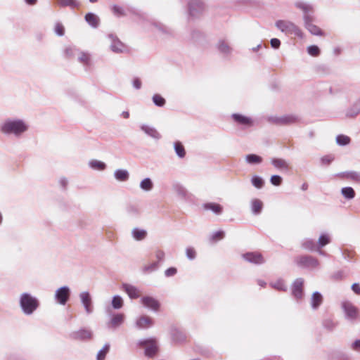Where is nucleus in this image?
Returning a JSON list of instances; mask_svg holds the SVG:
<instances>
[{
  "label": "nucleus",
  "instance_id": "1",
  "mask_svg": "<svg viewBox=\"0 0 360 360\" xmlns=\"http://www.w3.org/2000/svg\"><path fill=\"white\" fill-rule=\"evenodd\" d=\"M27 124L22 120H6L1 126V131L5 134H13L20 136L27 130Z\"/></svg>",
  "mask_w": 360,
  "mask_h": 360
},
{
  "label": "nucleus",
  "instance_id": "2",
  "mask_svg": "<svg viewBox=\"0 0 360 360\" xmlns=\"http://www.w3.org/2000/svg\"><path fill=\"white\" fill-rule=\"evenodd\" d=\"M296 6L304 11V25L305 27L309 30V32L314 35H321V29L312 23L313 18L310 15V13L313 11L311 6L306 3L300 2L296 4Z\"/></svg>",
  "mask_w": 360,
  "mask_h": 360
},
{
  "label": "nucleus",
  "instance_id": "3",
  "mask_svg": "<svg viewBox=\"0 0 360 360\" xmlns=\"http://www.w3.org/2000/svg\"><path fill=\"white\" fill-rule=\"evenodd\" d=\"M19 304L22 312L25 315L32 314L39 306L38 299L27 292L21 294Z\"/></svg>",
  "mask_w": 360,
  "mask_h": 360
},
{
  "label": "nucleus",
  "instance_id": "4",
  "mask_svg": "<svg viewBox=\"0 0 360 360\" xmlns=\"http://www.w3.org/2000/svg\"><path fill=\"white\" fill-rule=\"evenodd\" d=\"M276 26L279 30L285 34H294L300 37L302 36V32L300 28L290 21L279 20L276 22Z\"/></svg>",
  "mask_w": 360,
  "mask_h": 360
},
{
  "label": "nucleus",
  "instance_id": "5",
  "mask_svg": "<svg viewBox=\"0 0 360 360\" xmlns=\"http://www.w3.org/2000/svg\"><path fill=\"white\" fill-rule=\"evenodd\" d=\"M295 262L298 266L306 269H315L319 264L318 259L310 255L297 257Z\"/></svg>",
  "mask_w": 360,
  "mask_h": 360
},
{
  "label": "nucleus",
  "instance_id": "6",
  "mask_svg": "<svg viewBox=\"0 0 360 360\" xmlns=\"http://www.w3.org/2000/svg\"><path fill=\"white\" fill-rule=\"evenodd\" d=\"M138 345L145 348V355L149 358L154 357L158 352V345L155 339L141 340Z\"/></svg>",
  "mask_w": 360,
  "mask_h": 360
},
{
  "label": "nucleus",
  "instance_id": "7",
  "mask_svg": "<svg viewBox=\"0 0 360 360\" xmlns=\"http://www.w3.org/2000/svg\"><path fill=\"white\" fill-rule=\"evenodd\" d=\"M188 7L189 15L194 18L201 15L205 10V5L201 0L189 1Z\"/></svg>",
  "mask_w": 360,
  "mask_h": 360
},
{
  "label": "nucleus",
  "instance_id": "8",
  "mask_svg": "<svg viewBox=\"0 0 360 360\" xmlns=\"http://www.w3.org/2000/svg\"><path fill=\"white\" fill-rule=\"evenodd\" d=\"M342 307L347 319L354 321L358 318V309L350 302H343L342 304Z\"/></svg>",
  "mask_w": 360,
  "mask_h": 360
},
{
  "label": "nucleus",
  "instance_id": "9",
  "mask_svg": "<svg viewBox=\"0 0 360 360\" xmlns=\"http://www.w3.org/2000/svg\"><path fill=\"white\" fill-rule=\"evenodd\" d=\"M303 286L304 279L302 278L295 279L292 285V295L297 300H302L304 296Z\"/></svg>",
  "mask_w": 360,
  "mask_h": 360
},
{
  "label": "nucleus",
  "instance_id": "10",
  "mask_svg": "<svg viewBox=\"0 0 360 360\" xmlns=\"http://www.w3.org/2000/svg\"><path fill=\"white\" fill-rule=\"evenodd\" d=\"M70 290L68 286L59 288L55 292V299L60 304L65 305L69 300Z\"/></svg>",
  "mask_w": 360,
  "mask_h": 360
},
{
  "label": "nucleus",
  "instance_id": "11",
  "mask_svg": "<svg viewBox=\"0 0 360 360\" xmlns=\"http://www.w3.org/2000/svg\"><path fill=\"white\" fill-rule=\"evenodd\" d=\"M79 298L82 305L84 307L85 311L87 314H90L94 311V306L91 297L89 292L84 291L79 294Z\"/></svg>",
  "mask_w": 360,
  "mask_h": 360
},
{
  "label": "nucleus",
  "instance_id": "12",
  "mask_svg": "<svg viewBox=\"0 0 360 360\" xmlns=\"http://www.w3.org/2000/svg\"><path fill=\"white\" fill-rule=\"evenodd\" d=\"M243 258L247 262L255 264H262L265 262L262 255L258 252H250L243 254Z\"/></svg>",
  "mask_w": 360,
  "mask_h": 360
},
{
  "label": "nucleus",
  "instance_id": "13",
  "mask_svg": "<svg viewBox=\"0 0 360 360\" xmlns=\"http://www.w3.org/2000/svg\"><path fill=\"white\" fill-rule=\"evenodd\" d=\"M271 165L280 172L287 173L291 169L290 163L285 159H272Z\"/></svg>",
  "mask_w": 360,
  "mask_h": 360
},
{
  "label": "nucleus",
  "instance_id": "14",
  "mask_svg": "<svg viewBox=\"0 0 360 360\" xmlns=\"http://www.w3.org/2000/svg\"><path fill=\"white\" fill-rule=\"evenodd\" d=\"M141 303L143 304V305L147 308H149L153 311H158L159 309V307H160V303L159 302L152 297H149V296H146V297H143L141 298Z\"/></svg>",
  "mask_w": 360,
  "mask_h": 360
},
{
  "label": "nucleus",
  "instance_id": "15",
  "mask_svg": "<svg viewBox=\"0 0 360 360\" xmlns=\"http://www.w3.org/2000/svg\"><path fill=\"white\" fill-rule=\"evenodd\" d=\"M92 333L91 330L81 329L71 333V338L74 340H86L91 339Z\"/></svg>",
  "mask_w": 360,
  "mask_h": 360
},
{
  "label": "nucleus",
  "instance_id": "16",
  "mask_svg": "<svg viewBox=\"0 0 360 360\" xmlns=\"http://www.w3.org/2000/svg\"><path fill=\"white\" fill-rule=\"evenodd\" d=\"M108 37L111 39L110 49L115 53H122L124 51V44L113 34H110Z\"/></svg>",
  "mask_w": 360,
  "mask_h": 360
},
{
  "label": "nucleus",
  "instance_id": "17",
  "mask_svg": "<svg viewBox=\"0 0 360 360\" xmlns=\"http://www.w3.org/2000/svg\"><path fill=\"white\" fill-rule=\"evenodd\" d=\"M153 325V319L147 316H141L136 321V326L139 329H146L151 327Z\"/></svg>",
  "mask_w": 360,
  "mask_h": 360
},
{
  "label": "nucleus",
  "instance_id": "18",
  "mask_svg": "<svg viewBox=\"0 0 360 360\" xmlns=\"http://www.w3.org/2000/svg\"><path fill=\"white\" fill-rule=\"evenodd\" d=\"M122 289L127 292L129 297L131 299H136L140 297L141 292L135 286L130 284H123Z\"/></svg>",
  "mask_w": 360,
  "mask_h": 360
},
{
  "label": "nucleus",
  "instance_id": "19",
  "mask_svg": "<svg viewBox=\"0 0 360 360\" xmlns=\"http://www.w3.org/2000/svg\"><path fill=\"white\" fill-rule=\"evenodd\" d=\"M124 319V316L123 314H117L111 318L110 321L108 323V327L109 328H117L122 324Z\"/></svg>",
  "mask_w": 360,
  "mask_h": 360
},
{
  "label": "nucleus",
  "instance_id": "20",
  "mask_svg": "<svg viewBox=\"0 0 360 360\" xmlns=\"http://www.w3.org/2000/svg\"><path fill=\"white\" fill-rule=\"evenodd\" d=\"M141 129L145 134L152 138L158 139L160 138V134L154 127L146 124H143L141 126Z\"/></svg>",
  "mask_w": 360,
  "mask_h": 360
},
{
  "label": "nucleus",
  "instance_id": "21",
  "mask_svg": "<svg viewBox=\"0 0 360 360\" xmlns=\"http://www.w3.org/2000/svg\"><path fill=\"white\" fill-rule=\"evenodd\" d=\"M323 302V297L319 292H314L311 298V306L312 309H316Z\"/></svg>",
  "mask_w": 360,
  "mask_h": 360
},
{
  "label": "nucleus",
  "instance_id": "22",
  "mask_svg": "<svg viewBox=\"0 0 360 360\" xmlns=\"http://www.w3.org/2000/svg\"><path fill=\"white\" fill-rule=\"evenodd\" d=\"M218 51L224 54L225 56H228L231 53L232 49L224 40H220L217 44Z\"/></svg>",
  "mask_w": 360,
  "mask_h": 360
},
{
  "label": "nucleus",
  "instance_id": "23",
  "mask_svg": "<svg viewBox=\"0 0 360 360\" xmlns=\"http://www.w3.org/2000/svg\"><path fill=\"white\" fill-rule=\"evenodd\" d=\"M173 189L179 198L182 199H187L188 198V193L187 190L181 184H174Z\"/></svg>",
  "mask_w": 360,
  "mask_h": 360
},
{
  "label": "nucleus",
  "instance_id": "24",
  "mask_svg": "<svg viewBox=\"0 0 360 360\" xmlns=\"http://www.w3.org/2000/svg\"><path fill=\"white\" fill-rule=\"evenodd\" d=\"M232 117L234 121L242 125L250 126L252 125V120L250 117H245L240 114H233Z\"/></svg>",
  "mask_w": 360,
  "mask_h": 360
},
{
  "label": "nucleus",
  "instance_id": "25",
  "mask_svg": "<svg viewBox=\"0 0 360 360\" xmlns=\"http://www.w3.org/2000/svg\"><path fill=\"white\" fill-rule=\"evenodd\" d=\"M85 20L87 23L94 28H96L99 25L98 17L92 13L86 14Z\"/></svg>",
  "mask_w": 360,
  "mask_h": 360
},
{
  "label": "nucleus",
  "instance_id": "26",
  "mask_svg": "<svg viewBox=\"0 0 360 360\" xmlns=\"http://www.w3.org/2000/svg\"><path fill=\"white\" fill-rule=\"evenodd\" d=\"M263 207L262 202L259 199H254L251 202V210L253 214L257 215L261 213Z\"/></svg>",
  "mask_w": 360,
  "mask_h": 360
},
{
  "label": "nucleus",
  "instance_id": "27",
  "mask_svg": "<svg viewBox=\"0 0 360 360\" xmlns=\"http://www.w3.org/2000/svg\"><path fill=\"white\" fill-rule=\"evenodd\" d=\"M56 2L60 7L75 8L79 6V3L77 0H56Z\"/></svg>",
  "mask_w": 360,
  "mask_h": 360
},
{
  "label": "nucleus",
  "instance_id": "28",
  "mask_svg": "<svg viewBox=\"0 0 360 360\" xmlns=\"http://www.w3.org/2000/svg\"><path fill=\"white\" fill-rule=\"evenodd\" d=\"M204 208L207 210H211L217 214H219L222 212V207L219 204L210 202L204 205Z\"/></svg>",
  "mask_w": 360,
  "mask_h": 360
},
{
  "label": "nucleus",
  "instance_id": "29",
  "mask_svg": "<svg viewBox=\"0 0 360 360\" xmlns=\"http://www.w3.org/2000/svg\"><path fill=\"white\" fill-rule=\"evenodd\" d=\"M114 176L117 180L120 181H125L129 179V173L125 169H117Z\"/></svg>",
  "mask_w": 360,
  "mask_h": 360
},
{
  "label": "nucleus",
  "instance_id": "30",
  "mask_svg": "<svg viewBox=\"0 0 360 360\" xmlns=\"http://www.w3.org/2000/svg\"><path fill=\"white\" fill-rule=\"evenodd\" d=\"M78 60L84 65L89 66L91 64V56L86 52H78Z\"/></svg>",
  "mask_w": 360,
  "mask_h": 360
},
{
  "label": "nucleus",
  "instance_id": "31",
  "mask_svg": "<svg viewBox=\"0 0 360 360\" xmlns=\"http://www.w3.org/2000/svg\"><path fill=\"white\" fill-rule=\"evenodd\" d=\"M296 120V117L292 115H285L281 117H278L275 120V122L278 124H287L294 122Z\"/></svg>",
  "mask_w": 360,
  "mask_h": 360
},
{
  "label": "nucleus",
  "instance_id": "32",
  "mask_svg": "<svg viewBox=\"0 0 360 360\" xmlns=\"http://www.w3.org/2000/svg\"><path fill=\"white\" fill-rule=\"evenodd\" d=\"M147 233L143 229L135 228L132 230V236L136 240H142L146 237Z\"/></svg>",
  "mask_w": 360,
  "mask_h": 360
},
{
  "label": "nucleus",
  "instance_id": "33",
  "mask_svg": "<svg viewBox=\"0 0 360 360\" xmlns=\"http://www.w3.org/2000/svg\"><path fill=\"white\" fill-rule=\"evenodd\" d=\"M302 247L304 249L311 250V251H314V250H316V249H318L315 242L313 240L309 239V238L304 239L302 241Z\"/></svg>",
  "mask_w": 360,
  "mask_h": 360
},
{
  "label": "nucleus",
  "instance_id": "34",
  "mask_svg": "<svg viewBox=\"0 0 360 360\" xmlns=\"http://www.w3.org/2000/svg\"><path fill=\"white\" fill-rule=\"evenodd\" d=\"M140 187L143 191H149L152 190L153 184L150 178H146L141 181Z\"/></svg>",
  "mask_w": 360,
  "mask_h": 360
},
{
  "label": "nucleus",
  "instance_id": "35",
  "mask_svg": "<svg viewBox=\"0 0 360 360\" xmlns=\"http://www.w3.org/2000/svg\"><path fill=\"white\" fill-rule=\"evenodd\" d=\"M330 242V238L328 234H321L318 240L317 248H321Z\"/></svg>",
  "mask_w": 360,
  "mask_h": 360
},
{
  "label": "nucleus",
  "instance_id": "36",
  "mask_svg": "<svg viewBox=\"0 0 360 360\" xmlns=\"http://www.w3.org/2000/svg\"><path fill=\"white\" fill-rule=\"evenodd\" d=\"M89 167L95 170H103L105 167L104 162L96 160H93L89 162Z\"/></svg>",
  "mask_w": 360,
  "mask_h": 360
},
{
  "label": "nucleus",
  "instance_id": "37",
  "mask_svg": "<svg viewBox=\"0 0 360 360\" xmlns=\"http://www.w3.org/2000/svg\"><path fill=\"white\" fill-rule=\"evenodd\" d=\"M110 345L106 343L101 349L98 351L96 355V360H104L105 359V356L109 352Z\"/></svg>",
  "mask_w": 360,
  "mask_h": 360
},
{
  "label": "nucleus",
  "instance_id": "38",
  "mask_svg": "<svg viewBox=\"0 0 360 360\" xmlns=\"http://www.w3.org/2000/svg\"><path fill=\"white\" fill-rule=\"evenodd\" d=\"M341 193L347 199H352L355 196V192L352 187H344L342 188Z\"/></svg>",
  "mask_w": 360,
  "mask_h": 360
},
{
  "label": "nucleus",
  "instance_id": "39",
  "mask_svg": "<svg viewBox=\"0 0 360 360\" xmlns=\"http://www.w3.org/2000/svg\"><path fill=\"white\" fill-rule=\"evenodd\" d=\"M350 142V138L344 134H340L336 136V143L339 146H346Z\"/></svg>",
  "mask_w": 360,
  "mask_h": 360
},
{
  "label": "nucleus",
  "instance_id": "40",
  "mask_svg": "<svg viewBox=\"0 0 360 360\" xmlns=\"http://www.w3.org/2000/svg\"><path fill=\"white\" fill-rule=\"evenodd\" d=\"M112 306L115 309H119L123 306V300L120 295H115L112 300Z\"/></svg>",
  "mask_w": 360,
  "mask_h": 360
},
{
  "label": "nucleus",
  "instance_id": "41",
  "mask_svg": "<svg viewBox=\"0 0 360 360\" xmlns=\"http://www.w3.org/2000/svg\"><path fill=\"white\" fill-rule=\"evenodd\" d=\"M174 150L179 157L184 158L185 156L184 147L179 141L174 143Z\"/></svg>",
  "mask_w": 360,
  "mask_h": 360
},
{
  "label": "nucleus",
  "instance_id": "42",
  "mask_svg": "<svg viewBox=\"0 0 360 360\" xmlns=\"http://www.w3.org/2000/svg\"><path fill=\"white\" fill-rule=\"evenodd\" d=\"M159 268L158 262H154L151 264L146 265L143 267V271L144 273H151L156 271Z\"/></svg>",
  "mask_w": 360,
  "mask_h": 360
},
{
  "label": "nucleus",
  "instance_id": "43",
  "mask_svg": "<svg viewBox=\"0 0 360 360\" xmlns=\"http://www.w3.org/2000/svg\"><path fill=\"white\" fill-rule=\"evenodd\" d=\"M111 10L113 14L117 17H122L125 15V13L123 8L118 5H112L111 6Z\"/></svg>",
  "mask_w": 360,
  "mask_h": 360
},
{
  "label": "nucleus",
  "instance_id": "44",
  "mask_svg": "<svg viewBox=\"0 0 360 360\" xmlns=\"http://www.w3.org/2000/svg\"><path fill=\"white\" fill-rule=\"evenodd\" d=\"M252 185L257 188H261L264 186V180L258 176H253L251 179Z\"/></svg>",
  "mask_w": 360,
  "mask_h": 360
},
{
  "label": "nucleus",
  "instance_id": "45",
  "mask_svg": "<svg viewBox=\"0 0 360 360\" xmlns=\"http://www.w3.org/2000/svg\"><path fill=\"white\" fill-rule=\"evenodd\" d=\"M271 285L274 288L281 290V291H286L287 290V286L285 285V283L282 280H278L274 283H271Z\"/></svg>",
  "mask_w": 360,
  "mask_h": 360
},
{
  "label": "nucleus",
  "instance_id": "46",
  "mask_svg": "<svg viewBox=\"0 0 360 360\" xmlns=\"http://www.w3.org/2000/svg\"><path fill=\"white\" fill-rule=\"evenodd\" d=\"M153 101L155 105L162 107L165 104V100L159 94H155L153 96Z\"/></svg>",
  "mask_w": 360,
  "mask_h": 360
},
{
  "label": "nucleus",
  "instance_id": "47",
  "mask_svg": "<svg viewBox=\"0 0 360 360\" xmlns=\"http://www.w3.org/2000/svg\"><path fill=\"white\" fill-rule=\"evenodd\" d=\"M307 52L311 56H318L320 53V50L317 46L311 45L308 46Z\"/></svg>",
  "mask_w": 360,
  "mask_h": 360
},
{
  "label": "nucleus",
  "instance_id": "48",
  "mask_svg": "<svg viewBox=\"0 0 360 360\" xmlns=\"http://www.w3.org/2000/svg\"><path fill=\"white\" fill-rule=\"evenodd\" d=\"M79 52V50L75 47L69 46L65 49V55L67 58H72Z\"/></svg>",
  "mask_w": 360,
  "mask_h": 360
},
{
  "label": "nucleus",
  "instance_id": "49",
  "mask_svg": "<svg viewBox=\"0 0 360 360\" xmlns=\"http://www.w3.org/2000/svg\"><path fill=\"white\" fill-rule=\"evenodd\" d=\"M349 180L356 182L360 183V172L355 171H349Z\"/></svg>",
  "mask_w": 360,
  "mask_h": 360
},
{
  "label": "nucleus",
  "instance_id": "50",
  "mask_svg": "<svg viewBox=\"0 0 360 360\" xmlns=\"http://www.w3.org/2000/svg\"><path fill=\"white\" fill-rule=\"evenodd\" d=\"M186 255L188 259L193 260L196 257V252L193 248H187L186 250Z\"/></svg>",
  "mask_w": 360,
  "mask_h": 360
},
{
  "label": "nucleus",
  "instance_id": "51",
  "mask_svg": "<svg viewBox=\"0 0 360 360\" xmlns=\"http://www.w3.org/2000/svg\"><path fill=\"white\" fill-rule=\"evenodd\" d=\"M54 30L57 35L60 36V37L64 35V33H65L64 27L61 23L57 22L55 25Z\"/></svg>",
  "mask_w": 360,
  "mask_h": 360
},
{
  "label": "nucleus",
  "instance_id": "52",
  "mask_svg": "<svg viewBox=\"0 0 360 360\" xmlns=\"http://www.w3.org/2000/svg\"><path fill=\"white\" fill-rule=\"evenodd\" d=\"M270 181L274 186H280L282 182V178L279 175H273L270 179Z\"/></svg>",
  "mask_w": 360,
  "mask_h": 360
},
{
  "label": "nucleus",
  "instance_id": "53",
  "mask_svg": "<svg viewBox=\"0 0 360 360\" xmlns=\"http://www.w3.org/2000/svg\"><path fill=\"white\" fill-rule=\"evenodd\" d=\"M224 236V232L223 231H218L212 233L211 236L212 240H217L222 239Z\"/></svg>",
  "mask_w": 360,
  "mask_h": 360
},
{
  "label": "nucleus",
  "instance_id": "54",
  "mask_svg": "<svg viewBox=\"0 0 360 360\" xmlns=\"http://www.w3.org/2000/svg\"><path fill=\"white\" fill-rule=\"evenodd\" d=\"M155 257L157 259L156 262H158V264L162 262L165 259V252L161 250H158L155 252Z\"/></svg>",
  "mask_w": 360,
  "mask_h": 360
},
{
  "label": "nucleus",
  "instance_id": "55",
  "mask_svg": "<svg viewBox=\"0 0 360 360\" xmlns=\"http://www.w3.org/2000/svg\"><path fill=\"white\" fill-rule=\"evenodd\" d=\"M354 107L357 108L356 111L354 113H352L350 111H349L347 113H346L347 117H355L360 112V101L354 104Z\"/></svg>",
  "mask_w": 360,
  "mask_h": 360
},
{
  "label": "nucleus",
  "instance_id": "56",
  "mask_svg": "<svg viewBox=\"0 0 360 360\" xmlns=\"http://www.w3.org/2000/svg\"><path fill=\"white\" fill-rule=\"evenodd\" d=\"M176 269L174 267H170L165 270V275L167 277L173 276L176 274Z\"/></svg>",
  "mask_w": 360,
  "mask_h": 360
},
{
  "label": "nucleus",
  "instance_id": "57",
  "mask_svg": "<svg viewBox=\"0 0 360 360\" xmlns=\"http://www.w3.org/2000/svg\"><path fill=\"white\" fill-rule=\"evenodd\" d=\"M281 45V41L278 39L274 38L271 39V46L274 49H278Z\"/></svg>",
  "mask_w": 360,
  "mask_h": 360
},
{
  "label": "nucleus",
  "instance_id": "58",
  "mask_svg": "<svg viewBox=\"0 0 360 360\" xmlns=\"http://www.w3.org/2000/svg\"><path fill=\"white\" fill-rule=\"evenodd\" d=\"M352 349L360 352V340H356L352 344Z\"/></svg>",
  "mask_w": 360,
  "mask_h": 360
},
{
  "label": "nucleus",
  "instance_id": "59",
  "mask_svg": "<svg viewBox=\"0 0 360 360\" xmlns=\"http://www.w3.org/2000/svg\"><path fill=\"white\" fill-rule=\"evenodd\" d=\"M335 360H349V356L346 354L340 353L335 356Z\"/></svg>",
  "mask_w": 360,
  "mask_h": 360
},
{
  "label": "nucleus",
  "instance_id": "60",
  "mask_svg": "<svg viewBox=\"0 0 360 360\" xmlns=\"http://www.w3.org/2000/svg\"><path fill=\"white\" fill-rule=\"evenodd\" d=\"M262 159H246L247 163L249 165H258L262 162Z\"/></svg>",
  "mask_w": 360,
  "mask_h": 360
},
{
  "label": "nucleus",
  "instance_id": "61",
  "mask_svg": "<svg viewBox=\"0 0 360 360\" xmlns=\"http://www.w3.org/2000/svg\"><path fill=\"white\" fill-rule=\"evenodd\" d=\"M352 290L357 295H360V285L359 283H354L352 285Z\"/></svg>",
  "mask_w": 360,
  "mask_h": 360
},
{
  "label": "nucleus",
  "instance_id": "62",
  "mask_svg": "<svg viewBox=\"0 0 360 360\" xmlns=\"http://www.w3.org/2000/svg\"><path fill=\"white\" fill-rule=\"evenodd\" d=\"M133 86L136 89H139L141 88V82L139 80V79L136 78V79H134V81H133Z\"/></svg>",
  "mask_w": 360,
  "mask_h": 360
},
{
  "label": "nucleus",
  "instance_id": "63",
  "mask_svg": "<svg viewBox=\"0 0 360 360\" xmlns=\"http://www.w3.org/2000/svg\"><path fill=\"white\" fill-rule=\"evenodd\" d=\"M325 327L329 330H333L335 327V324L331 321H327L325 322Z\"/></svg>",
  "mask_w": 360,
  "mask_h": 360
},
{
  "label": "nucleus",
  "instance_id": "64",
  "mask_svg": "<svg viewBox=\"0 0 360 360\" xmlns=\"http://www.w3.org/2000/svg\"><path fill=\"white\" fill-rule=\"evenodd\" d=\"M349 172H342V173H340L338 174V175L342 178V179H349Z\"/></svg>",
  "mask_w": 360,
  "mask_h": 360
}]
</instances>
